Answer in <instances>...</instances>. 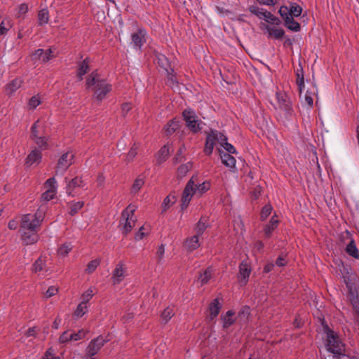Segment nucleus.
Here are the masks:
<instances>
[{
  "label": "nucleus",
  "mask_w": 359,
  "mask_h": 359,
  "mask_svg": "<svg viewBox=\"0 0 359 359\" xmlns=\"http://www.w3.org/2000/svg\"><path fill=\"white\" fill-rule=\"evenodd\" d=\"M87 88H91L94 92L95 97L102 100L107 94L111 90V86L107 83L104 79H100L97 72H92L86 79Z\"/></svg>",
  "instance_id": "obj_1"
},
{
  "label": "nucleus",
  "mask_w": 359,
  "mask_h": 359,
  "mask_svg": "<svg viewBox=\"0 0 359 359\" xmlns=\"http://www.w3.org/2000/svg\"><path fill=\"white\" fill-rule=\"evenodd\" d=\"M296 76H297V84L298 86V88L299 93H302L303 88H304V71L303 68L299 65V68L296 70Z\"/></svg>",
  "instance_id": "obj_27"
},
{
  "label": "nucleus",
  "mask_w": 359,
  "mask_h": 359,
  "mask_svg": "<svg viewBox=\"0 0 359 359\" xmlns=\"http://www.w3.org/2000/svg\"><path fill=\"white\" fill-rule=\"evenodd\" d=\"M83 187V181L81 178L76 177L68 182L67 185V194L69 196H74L72 191L74 188Z\"/></svg>",
  "instance_id": "obj_20"
},
{
  "label": "nucleus",
  "mask_w": 359,
  "mask_h": 359,
  "mask_svg": "<svg viewBox=\"0 0 359 359\" xmlns=\"http://www.w3.org/2000/svg\"><path fill=\"white\" fill-rule=\"evenodd\" d=\"M273 210V208L271 205L266 204L265 206H264L262 209L261 213H260V217L262 221L266 219V218L270 215L271 213V211Z\"/></svg>",
  "instance_id": "obj_45"
},
{
  "label": "nucleus",
  "mask_w": 359,
  "mask_h": 359,
  "mask_svg": "<svg viewBox=\"0 0 359 359\" xmlns=\"http://www.w3.org/2000/svg\"><path fill=\"white\" fill-rule=\"evenodd\" d=\"M85 337V333L83 330L79 331L77 333L70 334L69 337L71 341H78Z\"/></svg>",
  "instance_id": "obj_59"
},
{
  "label": "nucleus",
  "mask_w": 359,
  "mask_h": 359,
  "mask_svg": "<svg viewBox=\"0 0 359 359\" xmlns=\"http://www.w3.org/2000/svg\"><path fill=\"white\" fill-rule=\"evenodd\" d=\"M275 217L276 215L273 216L269 223L264 226V234L267 238L271 236L272 231L277 227L279 222L278 219H276Z\"/></svg>",
  "instance_id": "obj_23"
},
{
  "label": "nucleus",
  "mask_w": 359,
  "mask_h": 359,
  "mask_svg": "<svg viewBox=\"0 0 359 359\" xmlns=\"http://www.w3.org/2000/svg\"><path fill=\"white\" fill-rule=\"evenodd\" d=\"M323 330L327 335L326 346L327 351L334 355H344V344L339 339L338 334L331 330L327 325H323Z\"/></svg>",
  "instance_id": "obj_2"
},
{
  "label": "nucleus",
  "mask_w": 359,
  "mask_h": 359,
  "mask_svg": "<svg viewBox=\"0 0 359 359\" xmlns=\"http://www.w3.org/2000/svg\"><path fill=\"white\" fill-rule=\"evenodd\" d=\"M54 57L53 51L51 48H48L46 51L39 48L35 50L32 55V60H41L43 62H47Z\"/></svg>",
  "instance_id": "obj_10"
},
{
  "label": "nucleus",
  "mask_w": 359,
  "mask_h": 359,
  "mask_svg": "<svg viewBox=\"0 0 359 359\" xmlns=\"http://www.w3.org/2000/svg\"><path fill=\"white\" fill-rule=\"evenodd\" d=\"M74 156L72 151L63 154L57 161L55 168L56 174L63 173L73 163Z\"/></svg>",
  "instance_id": "obj_5"
},
{
  "label": "nucleus",
  "mask_w": 359,
  "mask_h": 359,
  "mask_svg": "<svg viewBox=\"0 0 359 359\" xmlns=\"http://www.w3.org/2000/svg\"><path fill=\"white\" fill-rule=\"evenodd\" d=\"M84 203L83 201H78L76 203H74L70 206L69 214L71 215H75L79 210H81L83 207Z\"/></svg>",
  "instance_id": "obj_47"
},
{
  "label": "nucleus",
  "mask_w": 359,
  "mask_h": 359,
  "mask_svg": "<svg viewBox=\"0 0 359 359\" xmlns=\"http://www.w3.org/2000/svg\"><path fill=\"white\" fill-rule=\"evenodd\" d=\"M137 145L136 143H134L133 146L131 147L129 152L127 154L126 161L128 163L133 161V159L137 155Z\"/></svg>",
  "instance_id": "obj_49"
},
{
  "label": "nucleus",
  "mask_w": 359,
  "mask_h": 359,
  "mask_svg": "<svg viewBox=\"0 0 359 359\" xmlns=\"http://www.w3.org/2000/svg\"><path fill=\"white\" fill-rule=\"evenodd\" d=\"M210 135L214 138L215 142H217L222 146L226 141L227 137L220 132L215 130H211L209 133Z\"/></svg>",
  "instance_id": "obj_33"
},
{
  "label": "nucleus",
  "mask_w": 359,
  "mask_h": 359,
  "mask_svg": "<svg viewBox=\"0 0 359 359\" xmlns=\"http://www.w3.org/2000/svg\"><path fill=\"white\" fill-rule=\"evenodd\" d=\"M185 151H186L185 146L182 145L177 150V151L173 158L174 163H178L182 161V160L184 158V153L185 152Z\"/></svg>",
  "instance_id": "obj_41"
},
{
  "label": "nucleus",
  "mask_w": 359,
  "mask_h": 359,
  "mask_svg": "<svg viewBox=\"0 0 359 359\" xmlns=\"http://www.w3.org/2000/svg\"><path fill=\"white\" fill-rule=\"evenodd\" d=\"M263 19L266 20L267 22H269L273 25H278L280 24V20L277 17H276L272 13L266 11H265Z\"/></svg>",
  "instance_id": "obj_38"
},
{
  "label": "nucleus",
  "mask_w": 359,
  "mask_h": 359,
  "mask_svg": "<svg viewBox=\"0 0 359 359\" xmlns=\"http://www.w3.org/2000/svg\"><path fill=\"white\" fill-rule=\"evenodd\" d=\"M222 309V304L219 302L217 299H215L210 302L208 306L210 311L209 320H212L216 318Z\"/></svg>",
  "instance_id": "obj_16"
},
{
  "label": "nucleus",
  "mask_w": 359,
  "mask_h": 359,
  "mask_svg": "<svg viewBox=\"0 0 359 359\" xmlns=\"http://www.w3.org/2000/svg\"><path fill=\"white\" fill-rule=\"evenodd\" d=\"M135 210V206L130 204L121 213L120 225H123L122 232L124 234H127L132 230L134 224H131L130 220L132 219Z\"/></svg>",
  "instance_id": "obj_3"
},
{
  "label": "nucleus",
  "mask_w": 359,
  "mask_h": 359,
  "mask_svg": "<svg viewBox=\"0 0 359 359\" xmlns=\"http://www.w3.org/2000/svg\"><path fill=\"white\" fill-rule=\"evenodd\" d=\"M206 219L205 217H201L198 222L197 223L195 231L196 235L201 236L203 234L204 231L205 230L207 225L205 224Z\"/></svg>",
  "instance_id": "obj_39"
},
{
  "label": "nucleus",
  "mask_w": 359,
  "mask_h": 359,
  "mask_svg": "<svg viewBox=\"0 0 359 359\" xmlns=\"http://www.w3.org/2000/svg\"><path fill=\"white\" fill-rule=\"evenodd\" d=\"M222 147L229 154H236V150L234 148V147L229 143L227 141H226L222 145Z\"/></svg>",
  "instance_id": "obj_61"
},
{
  "label": "nucleus",
  "mask_w": 359,
  "mask_h": 359,
  "mask_svg": "<svg viewBox=\"0 0 359 359\" xmlns=\"http://www.w3.org/2000/svg\"><path fill=\"white\" fill-rule=\"evenodd\" d=\"M144 183V182L143 179L137 178L135 180V182L132 186V189H131L132 193L136 194L143 186Z\"/></svg>",
  "instance_id": "obj_51"
},
{
  "label": "nucleus",
  "mask_w": 359,
  "mask_h": 359,
  "mask_svg": "<svg viewBox=\"0 0 359 359\" xmlns=\"http://www.w3.org/2000/svg\"><path fill=\"white\" fill-rule=\"evenodd\" d=\"M89 59L87 57L81 62L79 65L77 76L80 80L83 79V75H85L89 71Z\"/></svg>",
  "instance_id": "obj_22"
},
{
  "label": "nucleus",
  "mask_w": 359,
  "mask_h": 359,
  "mask_svg": "<svg viewBox=\"0 0 359 359\" xmlns=\"http://www.w3.org/2000/svg\"><path fill=\"white\" fill-rule=\"evenodd\" d=\"M125 273L126 269L124 268V264L121 262L116 264V268L113 271L111 277L113 284L116 285L120 283L125 276Z\"/></svg>",
  "instance_id": "obj_13"
},
{
  "label": "nucleus",
  "mask_w": 359,
  "mask_h": 359,
  "mask_svg": "<svg viewBox=\"0 0 359 359\" xmlns=\"http://www.w3.org/2000/svg\"><path fill=\"white\" fill-rule=\"evenodd\" d=\"M44 266H45V261L43 259H42L41 257H39L33 264L32 271L34 273L41 271L43 269Z\"/></svg>",
  "instance_id": "obj_43"
},
{
  "label": "nucleus",
  "mask_w": 359,
  "mask_h": 359,
  "mask_svg": "<svg viewBox=\"0 0 359 359\" xmlns=\"http://www.w3.org/2000/svg\"><path fill=\"white\" fill-rule=\"evenodd\" d=\"M164 252H165V246H164V245L161 244L158 247L157 252H156V260H157L158 264L161 263V260L163 257Z\"/></svg>",
  "instance_id": "obj_55"
},
{
  "label": "nucleus",
  "mask_w": 359,
  "mask_h": 359,
  "mask_svg": "<svg viewBox=\"0 0 359 359\" xmlns=\"http://www.w3.org/2000/svg\"><path fill=\"white\" fill-rule=\"evenodd\" d=\"M47 135L45 122L37 120L31 128L30 139L41 137Z\"/></svg>",
  "instance_id": "obj_9"
},
{
  "label": "nucleus",
  "mask_w": 359,
  "mask_h": 359,
  "mask_svg": "<svg viewBox=\"0 0 359 359\" xmlns=\"http://www.w3.org/2000/svg\"><path fill=\"white\" fill-rule=\"evenodd\" d=\"M279 13L284 21L286 20V18L290 16L289 8L287 6H283L279 9Z\"/></svg>",
  "instance_id": "obj_58"
},
{
  "label": "nucleus",
  "mask_w": 359,
  "mask_h": 359,
  "mask_svg": "<svg viewBox=\"0 0 359 359\" xmlns=\"http://www.w3.org/2000/svg\"><path fill=\"white\" fill-rule=\"evenodd\" d=\"M234 314L235 313L233 311L229 310L226 313L225 316H221V319L224 323V328L226 329L234 323L235 320L232 318V316H233Z\"/></svg>",
  "instance_id": "obj_26"
},
{
  "label": "nucleus",
  "mask_w": 359,
  "mask_h": 359,
  "mask_svg": "<svg viewBox=\"0 0 359 359\" xmlns=\"http://www.w3.org/2000/svg\"><path fill=\"white\" fill-rule=\"evenodd\" d=\"M93 296V290H88L86 292L82 294V303L86 304Z\"/></svg>",
  "instance_id": "obj_57"
},
{
  "label": "nucleus",
  "mask_w": 359,
  "mask_h": 359,
  "mask_svg": "<svg viewBox=\"0 0 359 359\" xmlns=\"http://www.w3.org/2000/svg\"><path fill=\"white\" fill-rule=\"evenodd\" d=\"M72 250L70 243H65L61 245L58 250V253L62 256H66Z\"/></svg>",
  "instance_id": "obj_54"
},
{
  "label": "nucleus",
  "mask_w": 359,
  "mask_h": 359,
  "mask_svg": "<svg viewBox=\"0 0 359 359\" xmlns=\"http://www.w3.org/2000/svg\"><path fill=\"white\" fill-rule=\"evenodd\" d=\"M46 208L41 205L36 212L35 215H33L34 220L37 225L38 228L40 226L41 223L42 222Z\"/></svg>",
  "instance_id": "obj_31"
},
{
  "label": "nucleus",
  "mask_w": 359,
  "mask_h": 359,
  "mask_svg": "<svg viewBox=\"0 0 359 359\" xmlns=\"http://www.w3.org/2000/svg\"><path fill=\"white\" fill-rule=\"evenodd\" d=\"M144 34L142 31L140 30L138 32L135 33L132 35V40L134 45L137 47L140 48L144 42L145 41L144 39Z\"/></svg>",
  "instance_id": "obj_32"
},
{
  "label": "nucleus",
  "mask_w": 359,
  "mask_h": 359,
  "mask_svg": "<svg viewBox=\"0 0 359 359\" xmlns=\"http://www.w3.org/2000/svg\"><path fill=\"white\" fill-rule=\"evenodd\" d=\"M276 97L280 109L285 111L287 116H291L292 108L288 96L283 93H276Z\"/></svg>",
  "instance_id": "obj_8"
},
{
  "label": "nucleus",
  "mask_w": 359,
  "mask_h": 359,
  "mask_svg": "<svg viewBox=\"0 0 359 359\" xmlns=\"http://www.w3.org/2000/svg\"><path fill=\"white\" fill-rule=\"evenodd\" d=\"M22 81L20 79H15L13 80L11 82L8 83L6 86V93L7 95H11L14 92H15L18 88H20L22 86Z\"/></svg>",
  "instance_id": "obj_19"
},
{
  "label": "nucleus",
  "mask_w": 359,
  "mask_h": 359,
  "mask_svg": "<svg viewBox=\"0 0 359 359\" xmlns=\"http://www.w3.org/2000/svg\"><path fill=\"white\" fill-rule=\"evenodd\" d=\"M107 341L102 336L92 340L86 348V354L89 357L95 355Z\"/></svg>",
  "instance_id": "obj_7"
},
{
  "label": "nucleus",
  "mask_w": 359,
  "mask_h": 359,
  "mask_svg": "<svg viewBox=\"0 0 359 359\" xmlns=\"http://www.w3.org/2000/svg\"><path fill=\"white\" fill-rule=\"evenodd\" d=\"M346 252L348 255L355 259H359V251L353 239H351L350 243L347 245Z\"/></svg>",
  "instance_id": "obj_28"
},
{
  "label": "nucleus",
  "mask_w": 359,
  "mask_h": 359,
  "mask_svg": "<svg viewBox=\"0 0 359 359\" xmlns=\"http://www.w3.org/2000/svg\"><path fill=\"white\" fill-rule=\"evenodd\" d=\"M250 273V267L246 262H242L239 265V273L238 275L241 285H245L247 284Z\"/></svg>",
  "instance_id": "obj_11"
},
{
  "label": "nucleus",
  "mask_w": 359,
  "mask_h": 359,
  "mask_svg": "<svg viewBox=\"0 0 359 359\" xmlns=\"http://www.w3.org/2000/svg\"><path fill=\"white\" fill-rule=\"evenodd\" d=\"M192 163L189 162L181 165L177 169V177L179 178L184 177L186 174L191 169Z\"/></svg>",
  "instance_id": "obj_35"
},
{
  "label": "nucleus",
  "mask_w": 359,
  "mask_h": 359,
  "mask_svg": "<svg viewBox=\"0 0 359 359\" xmlns=\"http://www.w3.org/2000/svg\"><path fill=\"white\" fill-rule=\"evenodd\" d=\"M184 120L187 126L193 133H198L200 130V123L195 112L191 109H185L182 112Z\"/></svg>",
  "instance_id": "obj_4"
},
{
  "label": "nucleus",
  "mask_w": 359,
  "mask_h": 359,
  "mask_svg": "<svg viewBox=\"0 0 359 359\" xmlns=\"http://www.w3.org/2000/svg\"><path fill=\"white\" fill-rule=\"evenodd\" d=\"M41 152L38 149H33L26 158V164L31 165L34 163H39L41 159Z\"/></svg>",
  "instance_id": "obj_17"
},
{
  "label": "nucleus",
  "mask_w": 359,
  "mask_h": 359,
  "mask_svg": "<svg viewBox=\"0 0 359 359\" xmlns=\"http://www.w3.org/2000/svg\"><path fill=\"white\" fill-rule=\"evenodd\" d=\"M265 29L269 32V36H273L277 39H282L285 34V31L283 29H278L275 27H270L269 25H263Z\"/></svg>",
  "instance_id": "obj_21"
},
{
  "label": "nucleus",
  "mask_w": 359,
  "mask_h": 359,
  "mask_svg": "<svg viewBox=\"0 0 359 359\" xmlns=\"http://www.w3.org/2000/svg\"><path fill=\"white\" fill-rule=\"evenodd\" d=\"M86 304H83L82 302L79 304L74 311V316L78 318L82 317L86 312L87 306Z\"/></svg>",
  "instance_id": "obj_50"
},
{
  "label": "nucleus",
  "mask_w": 359,
  "mask_h": 359,
  "mask_svg": "<svg viewBox=\"0 0 359 359\" xmlns=\"http://www.w3.org/2000/svg\"><path fill=\"white\" fill-rule=\"evenodd\" d=\"M351 303L355 313H358L359 311V297L358 296L353 297L351 299Z\"/></svg>",
  "instance_id": "obj_64"
},
{
  "label": "nucleus",
  "mask_w": 359,
  "mask_h": 359,
  "mask_svg": "<svg viewBox=\"0 0 359 359\" xmlns=\"http://www.w3.org/2000/svg\"><path fill=\"white\" fill-rule=\"evenodd\" d=\"M180 126V122L175 119L171 120L166 126L165 133L167 135H171L175 132Z\"/></svg>",
  "instance_id": "obj_34"
},
{
  "label": "nucleus",
  "mask_w": 359,
  "mask_h": 359,
  "mask_svg": "<svg viewBox=\"0 0 359 359\" xmlns=\"http://www.w3.org/2000/svg\"><path fill=\"white\" fill-rule=\"evenodd\" d=\"M28 12V5L27 4H22L19 6L17 18H20L22 15H25Z\"/></svg>",
  "instance_id": "obj_60"
},
{
  "label": "nucleus",
  "mask_w": 359,
  "mask_h": 359,
  "mask_svg": "<svg viewBox=\"0 0 359 359\" xmlns=\"http://www.w3.org/2000/svg\"><path fill=\"white\" fill-rule=\"evenodd\" d=\"M215 142L214 140V138H212V137L210 135V133H208L207 138H206L205 147V149H204V151L205 154H207L208 155H210L212 154V152L213 151Z\"/></svg>",
  "instance_id": "obj_37"
},
{
  "label": "nucleus",
  "mask_w": 359,
  "mask_h": 359,
  "mask_svg": "<svg viewBox=\"0 0 359 359\" xmlns=\"http://www.w3.org/2000/svg\"><path fill=\"white\" fill-rule=\"evenodd\" d=\"M38 228L33 215L30 214L24 215L22 217L20 230H32Z\"/></svg>",
  "instance_id": "obj_14"
},
{
  "label": "nucleus",
  "mask_w": 359,
  "mask_h": 359,
  "mask_svg": "<svg viewBox=\"0 0 359 359\" xmlns=\"http://www.w3.org/2000/svg\"><path fill=\"white\" fill-rule=\"evenodd\" d=\"M168 156H169V148L168 147L167 145H164L161 148V149L158 154V156H157V159H156L157 163L161 164L163 162H164L168 158Z\"/></svg>",
  "instance_id": "obj_30"
},
{
  "label": "nucleus",
  "mask_w": 359,
  "mask_h": 359,
  "mask_svg": "<svg viewBox=\"0 0 359 359\" xmlns=\"http://www.w3.org/2000/svg\"><path fill=\"white\" fill-rule=\"evenodd\" d=\"M250 315V309L248 306L242 307L241 310L238 313V316L242 320H248L249 316Z\"/></svg>",
  "instance_id": "obj_46"
},
{
  "label": "nucleus",
  "mask_w": 359,
  "mask_h": 359,
  "mask_svg": "<svg viewBox=\"0 0 359 359\" xmlns=\"http://www.w3.org/2000/svg\"><path fill=\"white\" fill-rule=\"evenodd\" d=\"M22 231V239L26 245L34 244L37 242L39 236L37 231L39 228H34L32 230H20Z\"/></svg>",
  "instance_id": "obj_12"
},
{
  "label": "nucleus",
  "mask_w": 359,
  "mask_h": 359,
  "mask_svg": "<svg viewBox=\"0 0 359 359\" xmlns=\"http://www.w3.org/2000/svg\"><path fill=\"white\" fill-rule=\"evenodd\" d=\"M249 11L256 15L257 17H259L260 19H263L264 18V14L265 13V11H264V9L262 8H259L257 6H250L249 8Z\"/></svg>",
  "instance_id": "obj_53"
},
{
  "label": "nucleus",
  "mask_w": 359,
  "mask_h": 359,
  "mask_svg": "<svg viewBox=\"0 0 359 359\" xmlns=\"http://www.w3.org/2000/svg\"><path fill=\"white\" fill-rule=\"evenodd\" d=\"M48 135H45L41 137H38L34 139H31L33 140L35 144L39 147V148L45 150L48 148Z\"/></svg>",
  "instance_id": "obj_29"
},
{
  "label": "nucleus",
  "mask_w": 359,
  "mask_h": 359,
  "mask_svg": "<svg viewBox=\"0 0 359 359\" xmlns=\"http://www.w3.org/2000/svg\"><path fill=\"white\" fill-rule=\"evenodd\" d=\"M156 60L158 66L166 72H169V71L174 72V69L172 67L170 62L165 55L157 53L156 55Z\"/></svg>",
  "instance_id": "obj_15"
},
{
  "label": "nucleus",
  "mask_w": 359,
  "mask_h": 359,
  "mask_svg": "<svg viewBox=\"0 0 359 359\" xmlns=\"http://www.w3.org/2000/svg\"><path fill=\"white\" fill-rule=\"evenodd\" d=\"M198 236H199L196 234L185 241L184 247L187 250L193 251L199 247L200 244L198 241Z\"/></svg>",
  "instance_id": "obj_18"
},
{
  "label": "nucleus",
  "mask_w": 359,
  "mask_h": 359,
  "mask_svg": "<svg viewBox=\"0 0 359 359\" xmlns=\"http://www.w3.org/2000/svg\"><path fill=\"white\" fill-rule=\"evenodd\" d=\"M290 16L298 17L302 14V8L296 3L291 4L290 8H289Z\"/></svg>",
  "instance_id": "obj_40"
},
{
  "label": "nucleus",
  "mask_w": 359,
  "mask_h": 359,
  "mask_svg": "<svg viewBox=\"0 0 359 359\" xmlns=\"http://www.w3.org/2000/svg\"><path fill=\"white\" fill-rule=\"evenodd\" d=\"M56 193V188L48 189L41 195V199L44 201H49L54 198Z\"/></svg>",
  "instance_id": "obj_44"
},
{
  "label": "nucleus",
  "mask_w": 359,
  "mask_h": 359,
  "mask_svg": "<svg viewBox=\"0 0 359 359\" xmlns=\"http://www.w3.org/2000/svg\"><path fill=\"white\" fill-rule=\"evenodd\" d=\"M175 315V312L172 308L167 307L161 313V318L166 323L171 318Z\"/></svg>",
  "instance_id": "obj_42"
},
{
  "label": "nucleus",
  "mask_w": 359,
  "mask_h": 359,
  "mask_svg": "<svg viewBox=\"0 0 359 359\" xmlns=\"http://www.w3.org/2000/svg\"><path fill=\"white\" fill-rule=\"evenodd\" d=\"M49 20L48 11L47 9H42L38 13V23L39 25L42 26L48 23Z\"/></svg>",
  "instance_id": "obj_36"
},
{
  "label": "nucleus",
  "mask_w": 359,
  "mask_h": 359,
  "mask_svg": "<svg viewBox=\"0 0 359 359\" xmlns=\"http://www.w3.org/2000/svg\"><path fill=\"white\" fill-rule=\"evenodd\" d=\"M168 74V81L167 84L169 86H172L173 84L177 83L176 81L175 75L174 74V72H172L171 71H169V72H166Z\"/></svg>",
  "instance_id": "obj_62"
},
{
  "label": "nucleus",
  "mask_w": 359,
  "mask_h": 359,
  "mask_svg": "<svg viewBox=\"0 0 359 359\" xmlns=\"http://www.w3.org/2000/svg\"><path fill=\"white\" fill-rule=\"evenodd\" d=\"M285 26L291 31L299 32L300 30V25L294 20V17L289 16L286 18Z\"/></svg>",
  "instance_id": "obj_24"
},
{
  "label": "nucleus",
  "mask_w": 359,
  "mask_h": 359,
  "mask_svg": "<svg viewBox=\"0 0 359 359\" xmlns=\"http://www.w3.org/2000/svg\"><path fill=\"white\" fill-rule=\"evenodd\" d=\"M100 261L99 259H94L90 261L87 265L86 271L88 273H91L96 269V268L100 265Z\"/></svg>",
  "instance_id": "obj_52"
},
{
  "label": "nucleus",
  "mask_w": 359,
  "mask_h": 359,
  "mask_svg": "<svg viewBox=\"0 0 359 359\" xmlns=\"http://www.w3.org/2000/svg\"><path fill=\"white\" fill-rule=\"evenodd\" d=\"M194 186H195V184H194V177H192L189 180V182L187 184V185L183 191V193H182V199H181V201H182L181 207H182V210L187 208L188 204H189V201H191V198L193 194L195 193L196 189L194 188Z\"/></svg>",
  "instance_id": "obj_6"
},
{
  "label": "nucleus",
  "mask_w": 359,
  "mask_h": 359,
  "mask_svg": "<svg viewBox=\"0 0 359 359\" xmlns=\"http://www.w3.org/2000/svg\"><path fill=\"white\" fill-rule=\"evenodd\" d=\"M211 277V270L210 268L204 271L203 273L200 274L198 280L201 283V285L205 284L210 280Z\"/></svg>",
  "instance_id": "obj_48"
},
{
  "label": "nucleus",
  "mask_w": 359,
  "mask_h": 359,
  "mask_svg": "<svg viewBox=\"0 0 359 359\" xmlns=\"http://www.w3.org/2000/svg\"><path fill=\"white\" fill-rule=\"evenodd\" d=\"M40 103H41V101L39 100V97H37L36 95H34L30 98L29 102V105L30 108L34 109L37 106H39L40 104Z\"/></svg>",
  "instance_id": "obj_56"
},
{
  "label": "nucleus",
  "mask_w": 359,
  "mask_h": 359,
  "mask_svg": "<svg viewBox=\"0 0 359 359\" xmlns=\"http://www.w3.org/2000/svg\"><path fill=\"white\" fill-rule=\"evenodd\" d=\"M69 335L70 334L68 333V331L64 332L59 337L60 343L65 344L69 341H71Z\"/></svg>",
  "instance_id": "obj_63"
},
{
  "label": "nucleus",
  "mask_w": 359,
  "mask_h": 359,
  "mask_svg": "<svg viewBox=\"0 0 359 359\" xmlns=\"http://www.w3.org/2000/svg\"><path fill=\"white\" fill-rule=\"evenodd\" d=\"M221 159L224 165L229 168H233L236 165V159L229 153H221Z\"/></svg>",
  "instance_id": "obj_25"
}]
</instances>
